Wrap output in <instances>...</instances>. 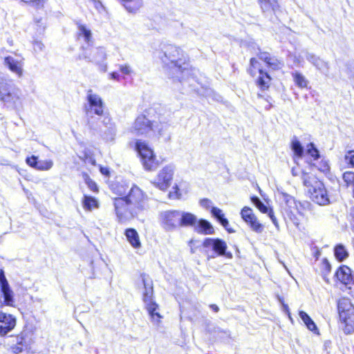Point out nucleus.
<instances>
[{
    "label": "nucleus",
    "mask_w": 354,
    "mask_h": 354,
    "mask_svg": "<svg viewBox=\"0 0 354 354\" xmlns=\"http://www.w3.org/2000/svg\"><path fill=\"white\" fill-rule=\"evenodd\" d=\"M315 66L322 73L324 74H327L328 73V64L324 60L319 58L316 64H315Z\"/></svg>",
    "instance_id": "obj_40"
},
{
    "label": "nucleus",
    "mask_w": 354,
    "mask_h": 354,
    "mask_svg": "<svg viewBox=\"0 0 354 354\" xmlns=\"http://www.w3.org/2000/svg\"><path fill=\"white\" fill-rule=\"evenodd\" d=\"M215 257V255L214 254H212V255H209L208 256L207 259H209L211 258H214Z\"/></svg>",
    "instance_id": "obj_63"
},
{
    "label": "nucleus",
    "mask_w": 354,
    "mask_h": 354,
    "mask_svg": "<svg viewBox=\"0 0 354 354\" xmlns=\"http://www.w3.org/2000/svg\"><path fill=\"white\" fill-rule=\"evenodd\" d=\"M24 349H26V348H24L18 344H16L15 346L12 347V351L16 354L22 352Z\"/></svg>",
    "instance_id": "obj_53"
},
{
    "label": "nucleus",
    "mask_w": 354,
    "mask_h": 354,
    "mask_svg": "<svg viewBox=\"0 0 354 354\" xmlns=\"http://www.w3.org/2000/svg\"><path fill=\"white\" fill-rule=\"evenodd\" d=\"M335 255L339 261H342L348 257V252L343 245H339L335 248Z\"/></svg>",
    "instance_id": "obj_38"
},
{
    "label": "nucleus",
    "mask_w": 354,
    "mask_h": 354,
    "mask_svg": "<svg viewBox=\"0 0 354 354\" xmlns=\"http://www.w3.org/2000/svg\"><path fill=\"white\" fill-rule=\"evenodd\" d=\"M19 89L0 78V100L8 107L16 106L20 100Z\"/></svg>",
    "instance_id": "obj_9"
},
{
    "label": "nucleus",
    "mask_w": 354,
    "mask_h": 354,
    "mask_svg": "<svg viewBox=\"0 0 354 354\" xmlns=\"http://www.w3.org/2000/svg\"><path fill=\"white\" fill-rule=\"evenodd\" d=\"M24 2L26 3H30L32 4V6L39 8L42 7L44 6V3L46 0H21Z\"/></svg>",
    "instance_id": "obj_50"
},
{
    "label": "nucleus",
    "mask_w": 354,
    "mask_h": 354,
    "mask_svg": "<svg viewBox=\"0 0 354 354\" xmlns=\"http://www.w3.org/2000/svg\"><path fill=\"white\" fill-rule=\"evenodd\" d=\"M94 6L95 8L99 11V12H102L104 11V8L100 1H93Z\"/></svg>",
    "instance_id": "obj_54"
},
{
    "label": "nucleus",
    "mask_w": 354,
    "mask_h": 354,
    "mask_svg": "<svg viewBox=\"0 0 354 354\" xmlns=\"http://www.w3.org/2000/svg\"><path fill=\"white\" fill-rule=\"evenodd\" d=\"M44 48V46L42 43L41 42H39V41H37L34 44V48L35 50H42Z\"/></svg>",
    "instance_id": "obj_56"
},
{
    "label": "nucleus",
    "mask_w": 354,
    "mask_h": 354,
    "mask_svg": "<svg viewBox=\"0 0 354 354\" xmlns=\"http://www.w3.org/2000/svg\"><path fill=\"white\" fill-rule=\"evenodd\" d=\"M113 205L119 223L129 221L138 214L125 196L113 198Z\"/></svg>",
    "instance_id": "obj_5"
},
{
    "label": "nucleus",
    "mask_w": 354,
    "mask_h": 354,
    "mask_svg": "<svg viewBox=\"0 0 354 354\" xmlns=\"http://www.w3.org/2000/svg\"><path fill=\"white\" fill-rule=\"evenodd\" d=\"M336 277L339 281L345 285L349 284L353 280L351 270L346 266L340 267L337 270Z\"/></svg>",
    "instance_id": "obj_19"
},
{
    "label": "nucleus",
    "mask_w": 354,
    "mask_h": 354,
    "mask_svg": "<svg viewBox=\"0 0 354 354\" xmlns=\"http://www.w3.org/2000/svg\"><path fill=\"white\" fill-rule=\"evenodd\" d=\"M135 148L139 154L143 167L147 171H153L158 166V161L148 143L142 140H137L135 143Z\"/></svg>",
    "instance_id": "obj_6"
},
{
    "label": "nucleus",
    "mask_w": 354,
    "mask_h": 354,
    "mask_svg": "<svg viewBox=\"0 0 354 354\" xmlns=\"http://www.w3.org/2000/svg\"><path fill=\"white\" fill-rule=\"evenodd\" d=\"M78 36L84 38L86 43H89L92 39V33L91 30L84 25L78 26Z\"/></svg>",
    "instance_id": "obj_34"
},
{
    "label": "nucleus",
    "mask_w": 354,
    "mask_h": 354,
    "mask_svg": "<svg viewBox=\"0 0 354 354\" xmlns=\"http://www.w3.org/2000/svg\"><path fill=\"white\" fill-rule=\"evenodd\" d=\"M287 315H288V317L289 319L291 321V322H293V319H292V318L291 317L290 313V312L287 313Z\"/></svg>",
    "instance_id": "obj_62"
},
{
    "label": "nucleus",
    "mask_w": 354,
    "mask_h": 354,
    "mask_svg": "<svg viewBox=\"0 0 354 354\" xmlns=\"http://www.w3.org/2000/svg\"><path fill=\"white\" fill-rule=\"evenodd\" d=\"M259 59L265 62L267 66L273 70L279 69L283 66L281 62L274 57H271L267 53H261L259 54Z\"/></svg>",
    "instance_id": "obj_25"
},
{
    "label": "nucleus",
    "mask_w": 354,
    "mask_h": 354,
    "mask_svg": "<svg viewBox=\"0 0 354 354\" xmlns=\"http://www.w3.org/2000/svg\"><path fill=\"white\" fill-rule=\"evenodd\" d=\"M162 60L166 64L170 62L172 65L171 73L174 75L172 78L176 84L174 89L180 91L182 88L179 84L185 86L187 84L190 85L194 81L191 71L188 68V64L185 62L184 54L179 48L172 45L168 46Z\"/></svg>",
    "instance_id": "obj_1"
},
{
    "label": "nucleus",
    "mask_w": 354,
    "mask_h": 354,
    "mask_svg": "<svg viewBox=\"0 0 354 354\" xmlns=\"http://www.w3.org/2000/svg\"><path fill=\"white\" fill-rule=\"evenodd\" d=\"M138 214L149 208V197L138 185L133 184L125 196Z\"/></svg>",
    "instance_id": "obj_7"
},
{
    "label": "nucleus",
    "mask_w": 354,
    "mask_h": 354,
    "mask_svg": "<svg viewBox=\"0 0 354 354\" xmlns=\"http://www.w3.org/2000/svg\"><path fill=\"white\" fill-rule=\"evenodd\" d=\"M180 227L191 225L195 227L198 221L197 217L189 212L180 211Z\"/></svg>",
    "instance_id": "obj_26"
},
{
    "label": "nucleus",
    "mask_w": 354,
    "mask_h": 354,
    "mask_svg": "<svg viewBox=\"0 0 354 354\" xmlns=\"http://www.w3.org/2000/svg\"><path fill=\"white\" fill-rule=\"evenodd\" d=\"M292 77L297 86L301 88L307 87L308 81L301 73L296 72L292 74Z\"/></svg>",
    "instance_id": "obj_35"
},
{
    "label": "nucleus",
    "mask_w": 354,
    "mask_h": 354,
    "mask_svg": "<svg viewBox=\"0 0 354 354\" xmlns=\"http://www.w3.org/2000/svg\"><path fill=\"white\" fill-rule=\"evenodd\" d=\"M252 203L259 209L260 212L264 214H268L269 217L271 218L272 222L275 223L276 218L274 216V213L272 209L268 207L257 196H252L251 198Z\"/></svg>",
    "instance_id": "obj_24"
},
{
    "label": "nucleus",
    "mask_w": 354,
    "mask_h": 354,
    "mask_svg": "<svg viewBox=\"0 0 354 354\" xmlns=\"http://www.w3.org/2000/svg\"><path fill=\"white\" fill-rule=\"evenodd\" d=\"M109 78L110 80L120 81V75L117 72H112V73H109Z\"/></svg>",
    "instance_id": "obj_55"
},
{
    "label": "nucleus",
    "mask_w": 354,
    "mask_h": 354,
    "mask_svg": "<svg viewBox=\"0 0 354 354\" xmlns=\"http://www.w3.org/2000/svg\"><path fill=\"white\" fill-rule=\"evenodd\" d=\"M84 162L86 163H89L92 165H95V160L93 156L85 154L84 156Z\"/></svg>",
    "instance_id": "obj_52"
},
{
    "label": "nucleus",
    "mask_w": 354,
    "mask_h": 354,
    "mask_svg": "<svg viewBox=\"0 0 354 354\" xmlns=\"http://www.w3.org/2000/svg\"><path fill=\"white\" fill-rule=\"evenodd\" d=\"M124 234L128 242L133 248L138 249L141 247L139 234L135 229H127Z\"/></svg>",
    "instance_id": "obj_20"
},
{
    "label": "nucleus",
    "mask_w": 354,
    "mask_h": 354,
    "mask_svg": "<svg viewBox=\"0 0 354 354\" xmlns=\"http://www.w3.org/2000/svg\"><path fill=\"white\" fill-rule=\"evenodd\" d=\"M107 57V51L104 47L93 48L86 50L82 55V58L95 64L98 70L102 73L106 72L108 69Z\"/></svg>",
    "instance_id": "obj_8"
},
{
    "label": "nucleus",
    "mask_w": 354,
    "mask_h": 354,
    "mask_svg": "<svg viewBox=\"0 0 354 354\" xmlns=\"http://www.w3.org/2000/svg\"><path fill=\"white\" fill-rule=\"evenodd\" d=\"M9 283L5 276V273L3 269L0 270V288L8 287Z\"/></svg>",
    "instance_id": "obj_47"
},
{
    "label": "nucleus",
    "mask_w": 354,
    "mask_h": 354,
    "mask_svg": "<svg viewBox=\"0 0 354 354\" xmlns=\"http://www.w3.org/2000/svg\"><path fill=\"white\" fill-rule=\"evenodd\" d=\"M82 205L84 210L92 211L99 208L100 202L96 198L84 194L82 199Z\"/></svg>",
    "instance_id": "obj_23"
},
{
    "label": "nucleus",
    "mask_w": 354,
    "mask_h": 354,
    "mask_svg": "<svg viewBox=\"0 0 354 354\" xmlns=\"http://www.w3.org/2000/svg\"><path fill=\"white\" fill-rule=\"evenodd\" d=\"M127 186L124 183H116L112 185V192L120 197L126 196Z\"/></svg>",
    "instance_id": "obj_36"
},
{
    "label": "nucleus",
    "mask_w": 354,
    "mask_h": 354,
    "mask_svg": "<svg viewBox=\"0 0 354 354\" xmlns=\"http://www.w3.org/2000/svg\"><path fill=\"white\" fill-rule=\"evenodd\" d=\"M203 245L206 249V252L212 250L216 255H225L227 244L221 239L207 238L204 240Z\"/></svg>",
    "instance_id": "obj_15"
},
{
    "label": "nucleus",
    "mask_w": 354,
    "mask_h": 354,
    "mask_svg": "<svg viewBox=\"0 0 354 354\" xmlns=\"http://www.w3.org/2000/svg\"><path fill=\"white\" fill-rule=\"evenodd\" d=\"M194 230L198 233L203 234H212L214 233V230L212 224L205 219L198 221Z\"/></svg>",
    "instance_id": "obj_22"
},
{
    "label": "nucleus",
    "mask_w": 354,
    "mask_h": 354,
    "mask_svg": "<svg viewBox=\"0 0 354 354\" xmlns=\"http://www.w3.org/2000/svg\"><path fill=\"white\" fill-rule=\"evenodd\" d=\"M183 194L177 185H175L169 193V197L171 199H180Z\"/></svg>",
    "instance_id": "obj_42"
},
{
    "label": "nucleus",
    "mask_w": 354,
    "mask_h": 354,
    "mask_svg": "<svg viewBox=\"0 0 354 354\" xmlns=\"http://www.w3.org/2000/svg\"><path fill=\"white\" fill-rule=\"evenodd\" d=\"M249 72L253 76L256 75L257 72L259 73V75L257 80V83L261 90H266L269 88L271 77L260 68V64L255 58L250 59Z\"/></svg>",
    "instance_id": "obj_13"
},
{
    "label": "nucleus",
    "mask_w": 354,
    "mask_h": 354,
    "mask_svg": "<svg viewBox=\"0 0 354 354\" xmlns=\"http://www.w3.org/2000/svg\"><path fill=\"white\" fill-rule=\"evenodd\" d=\"M174 172V166L166 165L158 171L156 177L151 183L160 190L166 191L171 185Z\"/></svg>",
    "instance_id": "obj_11"
},
{
    "label": "nucleus",
    "mask_w": 354,
    "mask_h": 354,
    "mask_svg": "<svg viewBox=\"0 0 354 354\" xmlns=\"http://www.w3.org/2000/svg\"><path fill=\"white\" fill-rule=\"evenodd\" d=\"M306 59L315 66L319 57L313 53H307L306 55Z\"/></svg>",
    "instance_id": "obj_51"
},
{
    "label": "nucleus",
    "mask_w": 354,
    "mask_h": 354,
    "mask_svg": "<svg viewBox=\"0 0 354 354\" xmlns=\"http://www.w3.org/2000/svg\"><path fill=\"white\" fill-rule=\"evenodd\" d=\"M241 216L252 231L259 234L263 231V225L259 222L250 207L245 206L241 211Z\"/></svg>",
    "instance_id": "obj_14"
},
{
    "label": "nucleus",
    "mask_w": 354,
    "mask_h": 354,
    "mask_svg": "<svg viewBox=\"0 0 354 354\" xmlns=\"http://www.w3.org/2000/svg\"><path fill=\"white\" fill-rule=\"evenodd\" d=\"M124 6L130 12H137L142 5V0H122Z\"/></svg>",
    "instance_id": "obj_32"
},
{
    "label": "nucleus",
    "mask_w": 354,
    "mask_h": 354,
    "mask_svg": "<svg viewBox=\"0 0 354 354\" xmlns=\"http://www.w3.org/2000/svg\"><path fill=\"white\" fill-rule=\"evenodd\" d=\"M299 316L309 330L315 333V334L319 333V330L315 323L306 312L300 310L299 312Z\"/></svg>",
    "instance_id": "obj_27"
},
{
    "label": "nucleus",
    "mask_w": 354,
    "mask_h": 354,
    "mask_svg": "<svg viewBox=\"0 0 354 354\" xmlns=\"http://www.w3.org/2000/svg\"><path fill=\"white\" fill-rule=\"evenodd\" d=\"M100 172L103 175L106 176H108L109 175V171L107 167H100Z\"/></svg>",
    "instance_id": "obj_57"
},
{
    "label": "nucleus",
    "mask_w": 354,
    "mask_h": 354,
    "mask_svg": "<svg viewBox=\"0 0 354 354\" xmlns=\"http://www.w3.org/2000/svg\"><path fill=\"white\" fill-rule=\"evenodd\" d=\"M129 131L136 136H151L152 134L162 135L163 125L153 121L145 115H138L129 129Z\"/></svg>",
    "instance_id": "obj_3"
},
{
    "label": "nucleus",
    "mask_w": 354,
    "mask_h": 354,
    "mask_svg": "<svg viewBox=\"0 0 354 354\" xmlns=\"http://www.w3.org/2000/svg\"><path fill=\"white\" fill-rule=\"evenodd\" d=\"M88 104L85 105V111L87 115L95 114L102 115L104 113V103L101 97L88 90L86 94Z\"/></svg>",
    "instance_id": "obj_12"
},
{
    "label": "nucleus",
    "mask_w": 354,
    "mask_h": 354,
    "mask_svg": "<svg viewBox=\"0 0 354 354\" xmlns=\"http://www.w3.org/2000/svg\"><path fill=\"white\" fill-rule=\"evenodd\" d=\"M306 153L310 156L313 160H317L319 157V153L313 143H310L306 147Z\"/></svg>",
    "instance_id": "obj_39"
},
{
    "label": "nucleus",
    "mask_w": 354,
    "mask_h": 354,
    "mask_svg": "<svg viewBox=\"0 0 354 354\" xmlns=\"http://www.w3.org/2000/svg\"><path fill=\"white\" fill-rule=\"evenodd\" d=\"M282 305H283V310L287 313L288 312H290V310H289V308H288V306L287 304H285L283 303H282Z\"/></svg>",
    "instance_id": "obj_59"
},
{
    "label": "nucleus",
    "mask_w": 354,
    "mask_h": 354,
    "mask_svg": "<svg viewBox=\"0 0 354 354\" xmlns=\"http://www.w3.org/2000/svg\"><path fill=\"white\" fill-rule=\"evenodd\" d=\"M344 317L339 316L340 320L345 324L348 333H350L354 328V309L344 312Z\"/></svg>",
    "instance_id": "obj_28"
},
{
    "label": "nucleus",
    "mask_w": 354,
    "mask_h": 354,
    "mask_svg": "<svg viewBox=\"0 0 354 354\" xmlns=\"http://www.w3.org/2000/svg\"><path fill=\"white\" fill-rule=\"evenodd\" d=\"M179 210H166L160 213L158 220L166 232H174L180 227Z\"/></svg>",
    "instance_id": "obj_10"
},
{
    "label": "nucleus",
    "mask_w": 354,
    "mask_h": 354,
    "mask_svg": "<svg viewBox=\"0 0 354 354\" xmlns=\"http://www.w3.org/2000/svg\"><path fill=\"white\" fill-rule=\"evenodd\" d=\"M291 148L297 157L301 158L303 156L304 148L298 140L294 139L292 140Z\"/></svg>",
    "instance_id": "obj_37"
},
{
    "label": "nucleus",
    "mask_w": 354,
    "mask_h": 354,
    "mask_svg": "<svg viewBox=\"0 0 354 354\" xmlns=\"http://www.w3.org/2000/svg\"><path fill=\"white\" fill-rule=\"evenodd\" d=\"M4 64L10 71L15 73L18 77H21L24 73V63L21 59L15 58L11 56L5 57Z\"/></svg>",
    "instance_id": "obj_17"
},
{
    "label": "nucleus",
    "mask_w": 354,
    "mask_h": 354,
    "mask_svg": "<svg viewBox=\"0 0 354 354\" xmlns=\"http://www.w3.org/2000/svg\"><path fill=\"white\" fill-rule=\"evenodd\" d=\"M120 72L124 75H130L133 72L132 68L129 64L119 65Z\"/></svg>",
    "instance_id": "obj_49"
},
{
    "label": "nucleus",
    "mask_w": 354,
    "mask_h": 354,
    "mask_svg": "<svg viewBox=\"0 0 354 354\" xmlns=\"http://www.w3.org/2000/svg\"><path fill=\"white\" fill-rule=\"evenodd\" d=\"M301 178L313 201L319 205H326L330 203L329 197L324 184L315 176L303 172Z\"/></svg>",
    "instance_id": "obj_2"
},
{
    "label": "nucleus",
    "mask_w": 354,
    "mask_h": 354,
    "mask_svg": "<svg viewBox=\"0 0 354 354\" xmlns=\"http://www.w3.org/2000/svg\"><path fill=\"white\" fill-rule=\"evenodd\" d=\"M16 318L11 314L0 313V336H5L16 326Z\"/></svg>",
    "instance_id": "obj_16"
},
{
    "label": "nucleus",
    "mask_w": 354,
    "mask_h": 354,
    "mask_svg": "<svg viewBox=\"0 0 354 354\" xmlns=\"http://www.w3.org/2000/svg\"><path fill=\"white\" fill-rule=\"evenodd\" d=\"M84 176L85 183L89 189L93 192H98V187L97 184L91 178H90L88 175L85 174Z\"/></svg>",
    "instance_id": "obj_43"
},
{
    "label": "nucleus",
    "mask_w": 354,
    "mask_h": 354,
    "mask_svg": "<svg viewBox=\"0 0 354 354\" xmlns=\"http://www.w3.org/2000/svg\"><path fill=\"white\" fill-rule=\"evenodd\" d=\"M116 135V129L115 126L109 127L106 131L104 132V138L106 141H113Z\"/></svg>",
    "instance_id": "obj_41"
},
{
    "label": "nucleus",
    "mask_w": 354,
    "mask_h": 354,
    "mask_svg": "<svg viewBox=\"0 0 354 354\" xmlns=\"http://www.w3.org/2000/svg\"><path fill=\"white\" fill-rule=\"evenodd\" d=\"M0 289L3 297V304L6 306H12L14 305L15 301L13 298V292L11 290L10 287L8 286Z\"/></svg>",
    "instance_id": "obj_30"
},
{
    "label": "nucleus",
    "mask_w": 354,
    "mask_h": 354,
    "mask_svg": "<svg viewBox=\"0 0 354 354\" xmlns=\"http://www.w3.org/2000/svg\"><path fill=\"white\" fill-rule=\"evenodd\" d=\"M228 257L231 258L232 257V254L230 253L229 254L227 255Z\"/></svg>",
    "instance_id": "obj_64"
},
{
    "label": "nucleus",
    "mask_w": 354,
    "mask_h": 354,
    "mask_svg": "<svg viewBox=\"0 0 354 354\" xmlns=\"http://www.w3.org/2000/svg\"><path fill=\"white\" fill-rule=\"evenodd\" d=\"M322 170L324 171H327L328 170V165L325 163L324 165V168L322 169Z\"/></svg>",
    "instance_id": "obj_61"
},
{
    "label": "nucleus",
    "mask_w": 354,
    "mask_h": 354,
    "mask_svg": "<svg viewBox=\"0 0 354 354\" xmlns=\"http://www.w3.org/2000/svg\"><path fill=\"white\" fill-rule=\"evenodd\" d=\"M16 344L20 345L24 348H28V343L26 341V334L21 333L16 337Z\"/></svg>",
    "instance_id": "obj_44"
},
{
    "label": "nucleus",
    "mask_w": 354,
    "mask_h": 354,
    "mask_svg": "<svg viewBox=\"0 0 354 354\" xmlns=\"http://www.w3.org/2000/svg\"><path fill=\"white\" fill-rule=\"evenodd\" d=\"M261 10L265 14L274 12L279 8L277 0H258Z\"/></svg>",
    "instance_id": "obj_21"
},
{
    "label": "nucleus",
    "mask_w": 354,
    "mask_h": 354,
    "mask_svg": "<svg viewBox=\"0 0 354 354\" xmlns=\"http://www.w3.org/2000/svg\"><path fill=\"white\" fill-rule=\"evenodd\" d=\"M287 203H289L290 213L296 216L297 214L303 215L301 205L300 203H297L292 198L288 199Z\"/></svg>",
    "instance_id": "obj_33"
},
{
    "label": "nucleus",
    "mask_w": 354,
    "mask_h": 354,
    "mask_svg": "<svg viewBox=\"0 0 354 354\" xmlns=\"http://www.w3.org/2000/svg\"><path fill=\"white\" fill-rule=\"evenodd\" d=\"M344 160L348 165L354 167V150H348L346 151L344 156Z\"/></svg>",
    "instance_id": "obj_45"
},
{
    "label": "nucleus",
    "mask_w": 354,
    "mask_h": 354,
    "mask_svg": "<svg viewBox=\"0 0 354 354\" xmlns=\"http://www.w3.org/2000/svg\"><path fill=\"white\" fill-rule=\"evenodd\" d=\"M199 204L201 205V207H202L203 208L205 209H209L212 207H214L212 206V202L211 200L208 199V198H202L199 201Z\"/></svg>",
    "instance_id": "obj_46"
},
{
    "label": "nucleus",
    "mask_w": 354,
    "mask_h": 354,
    "mask_svg": "<svg viewBox=\"0 0 354 354\" xmlns=\"http://www.w3.org/2000/svg\"><path fill=\"white\" fill-rule=\"evenodd\" d=\"M141 279L144 286L142 292L143 301L152 322L158 324L160 322L162 316L158 311V305L153 300V289L152 281L145 274H141Z\"/></svg>",
    "instance_id": "obj_4"
},
{
    "label": "nucleus",
    "mask_w": 354,
    "mask_h": 354,
    "mask_svg": "<svg viewBox=\"0 0 354 354\" xmlns=\"http://www.w3.org/2000/svg\"><path fill=\"white\" fill-rule=\"evenodd\" d=\"M26 162L30 167L40 171H48L53 166V160H38V158L35 156L27 158Z\"/></svg>",
    "instance_id": "obj_18"
},
{
    "label": "nucleus",
    "mask_w": 354,
    "mask_h": 354,
    "mask_svg": "<svg viewBox=\"0 0 354 354\" xmlns=\"http://www.w3.org/2000/svg\"><path fill=\"white\" fill-rule=\"evenodd\" d=\"M354 309L353 305L348 298H342L338 302V311L339 316L344 317V312Z\"/></svg>",
    "instance_id": "obj_29"
},
{
    "label": "nucleus",
    "mask_w": 354,
    "mask_h": 354,
    "mask_svg": "<svg viewBox=\"0 0 354 354\" xmlns=\"http://www.w3.org/2000/svg\"><path fill=\"white\" fill-rule=\"evenodd\" d=\"M211 214L214 217H215L219 223L227 230V226L229 225V222L227 218L224 217V214L223 211L218 207H212L211 209Z\"/></svg>",
    "instance_id": "obj_31"
},
{
    "label": "nucleus",
    "mask_w": 354,
    "mask_h": 354,
    "mask_svg": "<svg viewBox=\"0 0 354 354\" xmlns=\"http://www.w3.org/2000/svg\"><path fill=\"white\" fill-rule=\"evenodd\" d=\"M292 174L293 176H297L298 175V172L297 171V169L295 168H292Z\"/></svg>",
    "instance_id": "obj_60"
},
{
    "label": "nucleus",
    "mask_w": 354,
    "mask_h": 354,
    "mask_svg": "<svg viewBox=\"0 0 354 354\" xmlns=\"http://www.w3.org/2000/svg\"><path fill=\"white\" fill-rule=\"evenodd\" d=\"M9 283L5 276V273L3 269L0 270V288L8 287Z\"/></svg>",
    "instance_id": "obj_48"
},
{
    "label": "nucleus",
    "mask_w": 354,
    "mask_h": 354,
    "mask_svg": "<svg viewBox=\"0 0 354 354\" xmlns=\"http://www.w3.org/2000/svg\"><path fill=\"white\" fill-rule=\"evenodd\" d=\"M209 308L216 313H217L219 310L218 306H216V304H211L209 306Z\"/></svg>",
    "instance_id": "obj_58"
}]
</instances>
